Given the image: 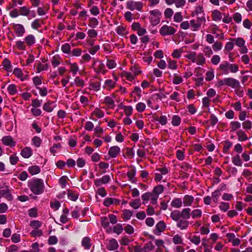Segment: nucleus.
Instances as JSON below:
<instances>
[{
	"label": "nucleus",
	"instance_id": "nucleus-64",
	"mask_svg": "<svg viewBox=\"0 0 252 252\" xmlns=\"http://www.w3.org/2000/svg\"><path fill=\"white\" fill-rule=\"evenodd\" d=\"M211 61L213 64L217 65L220 63V58L219 55H214L212 57Z\"/></svg>",
	"mask_w": 252,
	"mask_h": 252
},
{
	"label": "nucleus",
	"instance_id": "nucleus-9",
	"mask_svg": "<svg viewBox=\"0 0 252 252\" xmlns=\"http://www.w3.org/2000/svg\"><path fill=\"white\" fill-rule=\"evenodd\" d=\"M121 149L117 146H112L110 148L108 151V155L111 158H115L119 155Z\"/></svg>",
	"mask_w": 252,
	"mask_h": 252
},
{
	"label": "nucleus",
	"instance_id": "nucleus-53",
	"mask_svg": "<svg viewBox=\"0 0 252 252\" xmlns=\"http://www.w3.org/2000/svg\"><path fill=\"white\" fill-rule=\"evenodd\" d=\"M183 81V79L181 77L179 76L177 74H174V78L173 80V83L174 84L177 85L181 83Z\"/></svg>",
	"mask_w": 252,
	"mask_h": 252
},
{
	"label": "nucleus",
	"instance_id": "nucleus-46",
	"mask_svg": "<svg viewBox=\"0 0 252 252\" xmlns=\"http://www.w3.org/2000/svg\"><path fill=\"white\" fill-rule=\"evenodd\" d=\"M48 68V65L47 64H42L41 63H38L36 69L38 73L40 72L42 70H47Z\"/></svg>",
	"mask_w": 252,
	"mask_h": 252
},
{
	"label": "nucleus",
	"instance_id": "nucleus-20",
	"mask_svg": "<svg viewBox=\"0 0 252 252\" xmlns=\"http://www.w3.org/2000/svg\"><path fill=\"white\" fill-rule=\"evenodd\" d=\"M194 200V197L191 195H186L183 198V203L185 206H189Z\"/></svg>",
	"mask_w": 252,
	"mask_h": 252
},
{
	"label": "nucleus",
	"instance_id": "nucleus-15",
	"mask_svg": "<svg viewBox=\"0 0 252 252\" xmlns=\"http://www.w3.org/2000/svg\"><path fill=\"white\" fill-rule=\"evenodd\" d=\"M118 246L117 241L114 239H112L107 245V248L110 251H113L117 249Z\"/></svg>",
	"mask_w": 252,
	"mask_h": 252
},
{
	"label": "nucleus",
	"instance_id": "nucleus-42",
	"mask_svg": "<svg viewBox=\"0 0 252 252\" xmlns=\"http://www.w3.org/2000/svg\"><path fill=\"white\" fill-rule=\"evenodd\" d=\"M32 144L36 147H39L41 143V139L38 136H34L32 139Z\"/></svg>",
	"mask_w": 252,
	"mask_h": 252
},
{
	"label": "nucleus",
	"instance_id": "nucleus-29",
	"mask_svg": "<svg viewBox=\"0 0 252 252\" xmlns=\"http://www.w3.org/2000/svg\"><path fill=\"white\" fill-rule=\"evenodd\" d=\"M231 40L233 41H235V44L239 46V47H243L245 43V40L241 37H239L236 39L235 38H231L230 39Z\"/></svg>",
	"mask_w": 252,
	"mask_h": 252
},
{
	"label": "nucleus",
	"instance_id": "nucleus-27",
	"mask_svg": "<svg viewBox=\"0 0 252 252\" xmlns=\"http://www.w3.org/2000/svg\"><path fill=\"white\" fill-rule=\"evenodd\" d=\"M237 135L238 136V140L240 141H245L248 139V137L245 133L241 130H239L236 132Z\"/></svg>",
	"mask_w": 252,
	"mask_h": 252
},
{
	"label": "nucleus",
	"instance_id": "nucleus-36",
	"mask_svg": "<svg viewBox=\"0 0 252 252\" xmlns=\"http://www.w3.org/2000/svg\"><path fill=\"white\" fill-rule=\"evenodd\" d=\"M7 91L10 95H15L17 93L16 86L14 84H10L7 88Z\"/></svg>",
	"mask_w": 252,
	"mask_h": 252
},
{
	"label": "nucleus",
	"instance_id": "nucleus-14",
	"mask_svg": "<svg viewBox=\"0 0 252 252\" xmlns=\"http://www.w3.org/2000/svg\"><path fill=\"white\" fill-rule=\"evenodd\" d=\"M219 69L222 71V74H228L229 73V63L224 61L219 66Z\"/></svg>",
	"mask_w": 252,
	"mask_h": 252
},
{
	"label": "nucleus",
	"instance_id": "nucleus-21",
	"mask_svg": "<svg viewBox=\"0 0 252 252\" xmlns=\"http://www.w3.org/2000/svg\"><path fill=\"white\" fill-rule=\"evenodd\" d=\"M177 223V226L181 229H186L189 224V221L185 220H179Z\"/></svg>",
	"mask_w": 252,
	"mask_h": 252
},
{
	"label": "nucleus",
	"instance_id": "nucleus-35",
	"mask_svg": "<svg viewBox=\"0 0 252 252\" xmlns=\"http://www.w3.org/2000/svg\"><path fill=\"white\" fill-rule=\"evenodd\" d=\"M19 11L20 15L26 16L30 14L31 12V11L26 6L21 7Z\"/></svg>",
	"mask_w": 252,
	"mask_h": 252
},
{
	"label": "nucleus",
	"instance_id": "nucleus-12",
	"mask_svg": "<svg viewBox=\"0 0 252 252\" xmlns=\"http://www.w3.org/2000/svg\"><path fill=\"white\" fill-rule=\"evenodd\" d=\"M2 142L3 144L11 147L15 146L16 143L13 141V138L10 136H6L2 138Z\"/></svg>",
	"mask_w": 252,
	"mask_h": 252
},
{
	"label": "nucleus",
	"instance_id": "nucleus-62",
	"mask_svg": "<svg viewBox=\"0 0 252 252\" xmlns=\"http://www.w3.org/2000/svg\"><path fill=\"white\" fill-rule=\"evenodd\" d=\"M106 65L109 69H112L116 67V63L113 60H107Z\"/></svg>",
	"mask_w": 252,
	"mask_h": 252
},
{
	"label": "nucleus",
	"instance_id": "nucleus-37",
	"mask_svg": "<svg viewBox=\"0 0 252 252\" xmlns=\"http://www.w3.org/2000/svg\"><path fill=\"white\" fill-rule=\"evenodd\" d=\"M104 103L111 108H114L115 106L114 101L110 96H107L105 97Z\"/></svg>",
	"mask_w": 252,
	"mask_h": 252
},
{
	"label": "nucleus",
	"instance_id": "nucleus-3",
	"mask_svg": "<svg viewBox=\"0 0 252 252\" xmlns=\"http://www.w3.org/2000/svg\"><path fill=\"white\" fill-rule=\"evenodd\" d=\"M149 12L150 14L149 19L151 25L155 26L158 24L160 21L161 13L158 9H154L150 11Z\"/></svg>",
	"mask_w": 252,
	"mask_h": 252
},
{
	"label": "nucleus",
	"instance_id": "nucleus-45",
	"mask_svg": "<svg viewBox=\"0 0 252 252\" xmlns=\"http://www.w3.org/2000/svg\"><path fill=\"white\" fill-rule=\"evenodd\" d=\"M129 205L135 209H137L140 206V199H135L134 201L130 202Z\"/></svg>",
	"mask_w": 252,
	"mask_h": 252
},
{
	"label": "nucleus",
	"instance_id": "nucleus-54",
	"mask_svg": "<svg viewBox=\"0 0 252 252\" xmlns=\"http://www.w3.org/2000/svg\"><path fill=\"white\" fill-rule=\"evenodd\" d=\"M146 108V105L144 103L139 102L136 104V109L137 111L142 112L144 111Z\"/></svg>",
	"mask_w": 252,
	"mask_h": 252
},
{
	"label": "nucleus",
	"instance_id": "nucleus-24",
	"mask_svg": "<svg viewBox=\"0 0 252 252\" xmlns=\"http://www.w3.org/2000/svg\"><path fill=\"white\" fill-rule=\"evenodd\" d=\"M171 205L174 208H180L182 206V201L181 198H175L173 199L171 203Z\"/></svg>",
	"mask_w": 252,
	"mask_h": 252
},
{
	"label": "nucleus",
	"instance_id": "nucleus-31",
	"mask_svg": "<svg viewBox=\"0 0 252 252\" xmlns=\"http://www.w3.org/2000/svg\"><path fill=\"white\" fill-rule=\"evenodd\" d=\"M136 170L135 169H132L128 171L127 173V176L129 178V180L132 183H134L135 179L134 176L135 175Z\"/></svg>",
	"mask_w": 252,
	"mask_h": 252
},
{
	"label": "nucleus",
	"instance_id": "nucleus-58",
	"mask_svg": "<svg viewBox=\"0 0 252 252\" xmlns=\"http://www.w3.org/2000/svg\"><path fill=\"white\" fill-rule=\"evenodd\" d=\"M173 14V11L171 8H167L164 11V16L166 18H170Z\"/></svg>",
	"mask_w": 252,
	"mask_h": 252
},
{
	"label": "nucleus",
	"instance_id": "nucleus-41",
	"mask_svg": "<svg viewBox=\"0 0 252 252\" xmlns=\"http://www.w3.org/2000/svg\"><path fill=\"white\" fill-rule=\"evenodd\" d=\"M190 215L193 219L200 218L202 215V211L200 209L194 210L191 212Z\"/></svg>",
	"mask_w": 252,
	"mask_h": 252
},
{
	"label": "nucleus",
	"instance_id": "nucleus-57",
	"mask_svg": "<svg viewBox=\"0 0 252 252\" xmlns=\"http://www.w3.org/2000/svg\"><path fill=\"white\" fill-rule=\"evenodd\" d=\"M127 234H131L134 232L133 227L130 224H127L124 228H123Z\"/></svg>",
	"mask_w": 252,
	"mask_h": 252
},
{
	"label": "nucleus",
	"instance_id": "nucleus-26",
	"mask_svg": "<svg viewBox=\"0 0 252 252\" xmlns=\"http://www.w3.org/2000/svg\"><path fill=\"white\" fill-rule=\"evenodd\" d=\"M123 230V227L121 224L118 223L115 225L112 231L114 233H116L117 235H120L121 234Z\"/></svg>",
	"mask_w": 252,
	"mask_h": 252
},
{
	"label": "nucleus",
	"instance_id": "nucleus-39",
	"mask_svg": "<svg viewBox=\"0 0 252 252\" xmlns=\"http://www.w3.org/2000/svg\"><path fill=\"white\" fill-rule=\"evenodd\" d=\"M221 195L220 189H217L212 193V196L214 202L218 201V198Z\"/></svg>",
	"mask_w": 252,
	"mask_h": 252
},
{
	"label": "nucleus",
	"instance_id": "nucleus-48",
	"mask_svg": "<svg viewBox=\"0 0 252 252\" xmlns=\"http://www.w3.org/2000/svg\"><path fill=\"white\" fill-rule=\"evenodd\" d=\"M71 47L69 44L65 43L62 45L61 47L62 51L66 54H69L70 53Z\"/></svg>",
	"mask_w": 252,
	"mask_h": 252
},
{
	"label": "nucleus",
	"instance_id": "nucleus-50",
	"mask_svg": "<svg viewBox=\"0 0 252 252\" xmlns=\"http://www.w3.org/2000/svg\"><path fill=\"white\" fill-rule=\"evenodd\" d=\"M92 115H95L98 118H101L103 117L104 113L102 111H101L99 109L96 108L94 109V110L93 112Z\"/></svg>",
	"mask_w": 252,
	"mask_h": 252
},
{
	"label": "nucleus",
	"instance_id": "nucleus-11",
	"mask_svg": "<svg viewBox=\"0 0 252 252\" xmlns=\"http://www.w3.org/2000/svg\"><path fill=\"white\" fill-rule=\"evenodd\" d=\"M110 181L109 175H104L101 179H96L94 181V184L96 187L101 186L102 184H107Z\"/></svg>",
	"mask_w": 252,
	"mask_h": 252
},
{
	"label": "nucleus",
	"instance_id": "nucleus-44",
	"mask_svg": "<svg viewBox=\"0 0 252 252\" xmlns=\"http://www.w3.org/2000/svg\"><path fill=\"white\" fill-rule=\"evenodd\" d=\"M219 208L220 210L226 212L229 208V203L221 202L220 203Z\"/></svg>",
	"mask_w": 252,
	"mask_h": 252
},
{
	"label": "nucleus",
	"instance_id": "nucleus-25",
	"mask_svg": "<svg viewBox=\"0 0 252 252\" xmlns=\"http://www.w3.org/2000/svg\"><path fill=\"white\" fill-rule=\"evenodd\" d=\"M68 198L73 201H76L78 197H79V194L75 192H73L70 190H68V194H67Z\"/></svg>",
	"mask_w": 252,
	"mask_h": 252
},
{
	"label": "nucleus",
	"instance_id": "nucleus-22",
	"mask_svg": "<svg viewBox=\"0 0 252 252\" xmlns=\"http://www.w3.org/2000/svg\"><path fill=\"white\" fill-rule=\"evenodd\" d=\"M28 171L31 175H33L39 173L40 172V169L39 166L33 165L29 167Z\"/></svg>",
	"mask_w": 252,
	"mask_h": 252
},
{
	"label": "nucleus",
	"instance_id": "nucleus-43",
	"mask_svg": "<svg viewBox=\"0 0 252 252\" xmlns=\"http://www.w3.org/2000/svg\"><path fill=\"white\" fill-rule=\"evenodd\" d=\"M41 25L40 23L39 19H35L31 24L32 28L34 30H37L38 28L41 27Z\"/></svg>",
	"mask_w": 252,
	"mask_h": 252
},
{
	"label": "nucleus",
	"instance_id": "nucleus-40",
	"mask_svg": "<svg viewBox=\"0 0 252 252\" xmlns=\"http://www.w3.org/2000/svg\"><path fill=\"white\" fill-rule=\"evenodd\" d=\"M212 16L213 20L215 21L220 20L222 18L221 13L218 10H215L213 12Z\"/></svg>",
	"mask_w": 252,
	"mask_h": 252
},
{
	"label": "nucleus",
	"instance_id": "nucleus-4",
	"mask_svg": "<svg viewBox=\"0 0 252 252\" xmlns=\"http://www.w3.org/2000/svg\"><path fill=\"white\" fill-rule=\"evenodd\" d=\"M126 8L131 11L137 10L141 11L142 9L143 4L140 1H135L133 0H129L126 4Z\"/></svg>",
	"mask_w": 252,
	"mask_h": 252
},
{
	"label": "nucleus",
	"instance_id": "nucleus-13",
	"mask_svg": "<svg viewBox=\"0 0 252 252\" xmlns=\"http://www.w3.org/2000/svg\"><path fill=\"white\" fill-rule=\"evenodd\" d=\"M32 154V151L30 147H25L21 152V155L25 158H30Z\"/></svg>",
	"mask_w": 252,
	"mask_h": 252
},
{
	"label": "nucleus",
	"instance_id": "nucleus-23",
	"mask_svg": "<svg viewBox=\"0 0 252 252\" xmlns=\"http://www.w3.org/2000/svg\"><path fill=\"white\" fill-rule=\"evenodd\" d=\"M53 103V102L50 101L45 103L43 106V110L47 112H51L54 109V107L52 106Z\"/></svg>",
	"mask_w": 252,
	"mask_h": 252
},
{
	"label": "nucleus",
	"instance_id": "nucleus-18",
	"mask_svg": "<svg viewBox=\"0 0 252 252\" xmlns=\"http://www.w3.org/2000/svg\"><path fill=\"white\" fill-rule=\"evenodd\" d=\"M92 244L90 237H84L81 241L82 246L86 250L90 249Z\"/></svg>",
	"mask_w": 252,
	"mask_h": 252
},
{
	"label": "nucleus",
	"instance_id": "nucleus-19",
	"mask_svg": "<svg viewBox=\"0 0 252 252\" xmlns=\"http://www.w3.org/2000/svg\"><path fill=\"white\" fill-rule=\"evenodd\" d=\"M195 61L198 65H203L205 63L206 59L202 53H199L197 55L196 54Z\"/></svg>",
	"mask_w": 252,
	"mask_h": 252
},
{
	"label": "nucleus",
	"instance_id": "nucleus-33",
	"mask_svg": "<svg viewBox=\"0 0 252 252\" xmlns=\"http://www.w3.org/2000/svg\"><path fill=\"white\" fill-rule=\"evenodd\" d=\"M3 67L5 69L8 71H11L12 70V65L10 62L7 59H4L3 62Z\"/></svg>",
	"mask_w": 252,
	"mask_h": 252
},
{
	"label": "nucleus",
	"instance_id": "nucleus-61",
	"mask_svg": "<svg viewBox=\"0 0 252 252\" xmlns=\"http://www.w3.org/2000/svg\"><path fill=\"white\" fill-rule=\"evenodd\" d=\"M213 49L215 51H218L221 50L222 48V43L220 42L216 41L212 46Z\"/></svg>",
	"mask_w": 252,
	"mask_h": 252
},
{
	"label": "nucleus",
	"instance_id": "nucleus-56",
	"mask_svg": "<svg viewBox=\"0 0 252 252\" xmlns=\"http://www.w3.org/2000/svg\"><path fill=\"white\" fill-rule=\"evenodd\" d=\"M230 125L231 126V131H235L241 126V124L237 121L231 122Z\"/></svg>",
	"mask_w": 252,
	"mask_h": 252
},
{
	"label": "nucleus",
	"instance_id": "nucleus-63",
	"mask_svg": "<svg viewBox=\"0 0 252 252\" xmlns=\"http://www.w3.org/2000/svg\"><path fill=\"white\" fill-rule=\"evenodd\" d=\"M124 110L126 115L129 116L131 115L133 109L130 106H125Z\"/></svg>",
	"mask_w": 252,
	"mask_h": 252
},
{
	"label": "nucleus",
	"instance_id": "nucleus-8",
	"mask_svg": "<svg viewBox=\"0 0 252 252\" xmlns=\"http://www.w3.org/2000/svg\"><path fill=\"white\" fill-rule=\"evenodd\" d=\"M205 21V20L204 17H199L196 21L191 20L190 21V25L194 28L193 31H197L201 26L202 22Z\"/></svg>",
	"mask_w": 252,
	"mask_h": 252
},
{
	"label": "nucleus",
	"instance_id": "nucleus-47",
	"mask_svg": "<svg viewBox=\"0 0 252 252\" xmlns=\"http://www.w3.org/2000/svg\"><path fill=\"white\" fill-rule=\"evenodd\" d=\"M229 70L231 73H236L238 71V66L236 64L229 63Z\"/></svg>",
	"mask_w": 252,
	"mask_h": 252
},
{
	"label": "nucleus",
	"instance_id": "nucleus-49",
	"mask_svg": "<svg viewBox=\"0 0 252 252\" xmlns=\"http://www.w3.org/2000/svg\"><path fill=\"white\" fill-rule=\"evenodd\" d=\"M74 83L77 87H83L85 85L84 81L82 79H81L79 77H76L75 78Z\"/></svg>",
	"mask_w": 252,
	"mask_h": 252
},
{
	"label": "nucleus",
	"instance_id": "nucleus-6",
	"mask_svg": "<svg viewBox=\"0 0 252 252\" xmlns=\"http://www.w3.org/2000/svg\"><path fill=\"white\" fill-rule=\"evenodd\" d=\"M13 28L14 32L18 37L23 36L26 32L24 26L20 24H13Z\"/></svg>",
	"mask_w": 252,
	"mask_h": 252
},
{
	"label": "nucleus",
	"instance_id": "nucleus-60",
	"mask_svg": "<svg viewBox=\"0 0 252 252\" xmlns=\"http://www.w3.org/2000/svg\"><path fill=\"white\" fill-rule=\"evenodd\" d=\"M31 234L32 236H41L43 235L42 230L39 228L34 229V230L32 231Z\"/></svg>",
	"mask_w": 252,
	"mask_h": 252
},
{
	"label": "nucleus",
	"instance_id": "nucleus-38",
	"mask_svg": "<svg viewBox=\"0 0 252 252\" xmlns=\"http://www.w3.org/2000/svg\"><path fill=\"white\" fill-rule=\"evenodd\" d=\"M13 74H15L21 80L23 81L24 79L23 78V74L22 70L19 68H15L13 70Z\"/></svg>",
	"mask_w": 252,
	"mask_h": 252
},
{
	"label": "nucleus",
	"instance_id": "nucleus-7",
	"mask_svg": "<svg viewBox=\"0 0 252 252\" xmlns=\"http://www.w3.org/2000/svg\"><path fill=\"white\" fill-rule=\"evenodd\" d=\"M226 86L235 89H238L240 87L239 81L231 77L226 78Z\"/></svg>",
	"mask_w": 252,
	"mask_h": 252
},
{
	"label": "nucleus",
	"instance_id": "nucleus-1",
	"mask_svg": "<svg viewBox=\"0 0 252 252\" xmlns=\"http://www.w3.org/2000/svg\"><path fill=\"white\" fill-rule=\"evenodd\" d=\"M28 186L31 191L35 195L42 194L45 190L43 181L39 178H33L29 181Z\"/></svg>",
	"mask_w": 252,
	"mask_h": 252
},
{
	"label": "nucleus",
	"instance_id": "nucleus-30",
	"mask_svg": "<svg viewBox=\"0 0 252 252\" xmlns=\"http://www.w3.org/2000/svg\"><path fill=\"white\" fill-rule=\"evenodd\" d=\"M98 25V21L95 18H91L89 19V27L94 28Z\"/></svg>",
	"mask_w": 252,
	"mask_h": 252
},
{
	"label": "nucleus",
	"instance_id": "nucleus-52",
	"mask_svg": "<svg viewBox=\"0 0 252 252\" xmlns=\"http://www.w3.org/2000/svg\"><path fill=\"white\" fill-rule=\"evenodd\" d=\"M132 215V212L129 210H125L123 211V216L125 220H129Z\"/></svg>",
	"mask_w": 252,
	"mask_h": 252
},
{
	"label": "nucleus",
	"instance_id": "nucleus-51",
	"mask_svg": "<svg viewBox=\"0 0 252 252\" xmlns=\"http://www.w3.org/2000/svg\"><path fill=\"white\" fill-rule=\"evenodd\" d=\"M52 64L53 65L54 67L57 66L60 63V58L57 56H54L51 61Z\"/></svg>",
	"mask_w": 252,
	"mask_h": 252
},
{
	"label": "nucleus",
	"instance_id": "nucleus-34",
	"mask_svg": "<svg viewBox=\"0 0 252 252\" xmlns=\"http://www.w3.org/2000/svg\"><path fill=\"white\" fill-rule=\"evenodd\" d=\"M181 122V118L178 115H174L172 118V124L174 126H178Z\"/></svg>",
	"mask_w": 252,
	"mask_h": 252
},
{
	"label": "nucleus",
	"instance_id": "nucleus-5",
	"mask_svg": "<svg viewBox=\"0 0 252 252\" xmlns=\"http://www.w3.org/2000/svg\"><path fill=\"white\" fill-rule=\"evenodd\" d=\"M176 31L174 28L167 25H164L160 28L159 33L162 36H165L173 35L175 33Z\"/></svg>",
	"mask_w": 252,
	"mask_h": 252
},
{
	"label": "nucleus",
	"instance_id": "nucleus-59",
	"mask_svg": "<svg viewBox=\"0 0 252 252\" xmlns=\"http://www.w3.org/2000/svg\"><path fill=\"white\" fill-rule=\"evenodd\" d=\"M16 45L17 48L21 50H26V46L24 45V42L19 40L16 42Z\"/></svg>",
	"mask_w": 252,
	"mask_h": 252
},
{
	"label": "nucleus",
	"instance_id": "nucleus-2",
	"mask_svg": "<svg viewBox=\"0 0 252 252\" xmlns=\"http://www.w3.org/2000/svg\"><path fill=\"white\" fill-rule=\"evenodd\" d=\"M191 209L189 208H185L181 212L179 210H175L170 214V217L175 221H178L181 218L182 220H188L190 217Z\"/></svg>",
	"mask_w": 252,
	"mask_h": 252
},
{
	"label": "nucleus",
	"instance_id": "nucleus-32",
	"mask_svg": "<svg viewBox=\"0 0 252 252\" xmlns=\"http://www.w3.org/2000/svg\"><path fill=\"white\" fill-rule=\"evenodd\" d=\"M164 190V187L161 185H159L158 186H156L153 189V193L155 194L158 195L159 194L161 193Z\"/></svg>",
	"mask_w": 252,
	"mask_h": 252
},
{
	"label": "nucleus",
	"instance_id": "nucleus-17",
	"mask_svg": "<svg viewBox=\"0 0 252 252\" xmlns=\"http://www.w3.org/2000/svg\"><path fill=\"white\" fill-rule=\"evenodd\" d=\"M24 41L29 46H31L35 43V38L32 34H29L24 38Z\"/></svg>",
	"mask_w": 252,
	"mask_h": 252
},
{
	"label": "nucleus",
	"instance_id": "nucleus-10",
	"mask_svg": "<svg viewBox=\"0 0 252 252\" xmlns=\"http://www.w3.org/2000/svg\"><path fill=\"white\" fill-rule=\"evenodd\" d=\"M166 227L165 223L163 221H159L156 226L154 230V234L156 235H159L161 232H163Z\"/></svg>",
	"mask_w": 252,
	"mask_h": 252
},
{
	"label": "nucleus",
	"instance_id": "nucleus-16",
	"mask_svg": "<svg viewBox=\"0 0 252 252\" xmlns=\"http://www.w3.org/2000/svg\"><path fill=\"white\" fill-rule=\"evenodd\" d=\"M1 196L5 197L8 201H12L13 200V196L10 193L9 189H2L0 190Z\"/></svg>",
	"mask_w": 252,
	"mask_h": 252
},
{
	"label": "nucleus",
	"instance_id": "nucleus-28",
	"mask_svg": "<svg viewBox=\"0 0 252 252\" xmlns=\"http://www.w3.org/2000/svg\"><path fill=\"white\" fill-rule=\"evenodd\" d=\"M232 161L236 166H241L242 165V162L239 155L234 157L232 159Z\"/></svg>",
	"mask_w": 252,
	"mask_h": 252
},
{
	"label": "nucleus",
	"instance_id": "nucleus-55",
	"mask_svg": "<svg viewBox=\"0 0 252 252\" xmlns=\"http://www.w3.org/2000/svg\"><path fill=\"white\" fill-rule=\"evenodd\" d=\"M30 226L34 229H38L41 226V222L37 220L32 221L30 223Z\"/></svg>",
	"mask_w": 252,
	"mask_h": 252
}]
</instances>
